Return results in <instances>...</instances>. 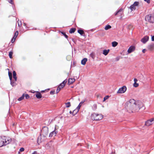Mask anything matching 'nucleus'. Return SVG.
<instances>
[{
    "label": "nucleus",
    "mask_w": 154,
    "mask_h": 154,
    "mask_svg": "<svg viewBox=\"0 0 154 154\" xmlns=\"http://www.w3.org/2000/svg\"><path fill=\"white\" fill-rule=\"evenodd\" d=\"M144 1L148 3H149L150 2V0H144Z\"/></svg>",
    "instance_id": "nucleus-44"
},
{
    "label": "nucleus",
    "mask_w": 154,
    "mask_h": 154,
    "mask_svg": "<svg viewBox=\"0 0 154 154\" xmlns=\"http://www.w3.org/2000/svg\"><path fill=\"white\" fill-rule=\"evenodd\" d=\"M61 33L65 36V37L66 38H67L68 36L66 34L65 32H61Z\"/></svg>",
    "instance_id": "nucleus-33"
},
{
    "label": "nucleus",
    "mask_w": 154,
    "mask_h": 154,
    "mask_svg": "<svg viewBox=\"0 0 154 154\" xmlns=\"http://www.w3.org/2000/svg\"><path fill=\"white\" fill-rule=\"evenodd\" d=\"M8 75L9 76H12L11 72L9 71L8 72Z\"/></svg>",
    "instance_id": "nucleus-42"
},
{
    "label": "nucleus",
    "mask_w": 154,
    "mask_h": 154,
    "mask_svg": "<svg viewBox=\"0 0 154 154\" xmlns=\"http://www.w3.org/2000/svg\"><path fill=\"white\" fill-rule=\"evenodd\" d=\"M145 20L146 21L151 23L152 21L151 20V17L150 15H147L145 17Z\"/></svg>",
    "instance_id": "nucleus-11"
},
{
    "label": "nucleus",
    "mask_w": 154,
    "mask_h": 154,
    "mask_svg": "<svg viewBox=\"0 0 154 154\" xmlns=\"http://www.w3.org/2000/svg\"><path fill=\"white\" fill-rule=\"evenodd\" d=\"M24 148L23 147L20 148V151L21 152H23L24 151Z\"/></svg>",
    "instance_id": "nucleus-40"
},
{
    "label": "nucleus",
    "mask_w": 154,
    "mask_h": 154,
    "mask_svg": "<svg viewBox=\"0 0 154 154\" xmlns=\"http://www.w3.org/2000/svg\"><path fill=\"white\" fill-rule=\"evenodd\" d=\"M82 104H81L80 103H79V104L78 106L76 107V108H77V109H78V110H79L80 109V107L81 106Z\"/></svg>",
    "instance_id": "nucleus-38"
},
{
    "label": "nucleus",
    "mask_w": 154,
    "mask_h": 154,
    "mask_svg": "<svg viewBox=\"0 0 154 154\" xmlns=\"http://www.w3.org/2000/svg\"><path fill=\"white\" fill-rule=\"evenodd\" d=\"M97 108V106L96 104H94L92 106V109L93 110H95Z\"/></svg>",
    "instance_id": "nucleus-28"
},
{
    "label": "nucleus",
    "mask_w": 154,
    "mask_h": 154,
    "mask_svg": "<svg viewBox=\"0 0 154 154\" xmlns=\"http://www.w3.org/2000/svg\"><path fill=\"white\" fill-rule=\"evenodd\" d=\"M151 17V20L152 22L151 23H153L154 22V14H152L150 15Z\"/></svg>",
    "instance_id": "nucleus-21"
},
{
    "label": "nucleus",
    "mask_w": 154,
    "mask_h": 154,
    "mask_svg": "<svg viewBox=\"0 0 154 154\" xmlns=\"http://www.w3.org/2000/svg\"><path fill=\"white\" fill-rule=\"evenodd\" d=\"M75 79L73 78H69L68 80V84L70 85L72 84L75 81Z\"/></svg>",
    "instance_id": "nucleus-12"
},
{
    "label": "nucleus",
    "mask_w": 154,
    "mask_h": 154,
    "mask_svg": "<svg viewBox=\"0 0 154 154\" xmlns=\"http://www.w3.org/2000/svg\"><path fill=\"white\" fill-rule=\"evenodd\" d=\"M75 29H76L75 28H71L70 29L69 31V32L70 33H74L75 30Z\"/></svg>",
    "instance_id": "nucleus-22"
},
{
    "label": "nucleus",
    "mask_w": 154,
    "mask_h": 154,
    "mask_svg": "<svg viewBox=\"0 0 154 154\" xmlns=\"http://www.w3.org/2000/svg\"><path fill=\"white\" fill-rule=\"evenodd\" d=\"M139 3L138 2H135L134 4L130 7V9L132 11H134L136 9V7L139 5Z\"/></svg>",
    "instance_id": "nucleus-5"
},
{
    "label": "nucleus",
    "mask_w": 154,
    "mask_h": 154,
    "mask_svg": "<svg viewBox=\"0 0 154 154\" xmlns=\"http://www.w3.org/2000/svg\"><path fill=\"white\" fill-rule=\"evenodd\" d=\"M32 154H37V152L36 151H34Z\"/></svg>",
    "instance_id": "nucleus-49"
},
{
    "label": "nucleus",
    "mask_w": 154,
    "mask_h": 154,
    "mask_svg": "<svg viewBox=\"0 0 154 154\" xmlns=\"http://www.w3.org/2000/svg\"><path fill=\"white\" fill-rule=\"evenodd\" d=\"M103 116L100 114L93 113L91 115V118L92 120L96 121H99L103 119Z\"/></svg>",
    "instance_id": "nucleus-4"
},
{
    "label": "nucleus",
    "mask_w": 154,
    "mask_h": 154,
    "mask_svg": "<svg viewBox=\"0 0 154 154\" xmlns=\"http://www.w3.org/2000/svg\"><path fill=\"white\" fill-rule=\"evenodd\" d=\"M18 26L20 27V26L22 24V21H18Z\"/></svg>",
    "instance_id": "nucleus-34"
},
{
    "label": "nucleus",
    "mask_w": 154,
    "mask_h": 154,
    "mask_svg": "<svg viewBox=\"0 0 154 154\" xmlns=\"http://www.w3.org/2000/svg\"><path fill=\"white\" fill-rule=\"evenodd\" d=\"M154 122V118L148 120L146 122L145 125L146 126H149L153 123Z\"/></svg>",
    "instance_id": "nucleus-7"
},
{
    "label": "nucleus",
    "mask_w": 154,
    "mask_h": 154,
    "mask_svg": "<svg viewBox=\"0 0 154 154\" xmlns=\"http://www.w3.org/2000/svg\"><path fill=\"white\" fill-rule=\"evenodd\" d=\"M15 40H14V38H13L11 40V42L12 43H14Z\"/></svg>",
    "instance_id": "nucleus-48"
},
{
    "label": "nucleus",
    "mask_w": 154,
    "mask_h": 154,
    "mask_svg": "<svg viewBox=\"0 0 154 154\" xmlns=\"http://www.w3.org/2000/svg\"><path fill=\"white\" fill-rule=\"evenodd\" d=\"M151 40L152 41H154V35L152 36Z\"/></svg>",
    "instance_id": "nucleus-45"
},
{
    "label": "nucleus",
    "mask_w": 154,
    "mask_h": 154,
    "mask_svg": "<svg viewBox=\"0 0 154 154\" xmlns=\"http://www.w3.org/2000/svg\"><path fill=\"white\" fill-rule=\"evenodd\" d=\"M13 54V52L12 51H10L9 52V57L10 58H12V56Z\"/></svg>",
    "instance_id": "nucleus-29"
},
{
    "label": "nucleus",
    "mask_w": 154,
    "mask_h": 154,
    "mask_svg": "<svg viewBox=\"0 0 154 154\" xmlns=\"http://www.w3.org/2000/svg\"><path fill=\"white\" fill-rule=\"evenodd\" d=\"M57 133V131L56 130V128H55V130L52 132H51L49 134V137H52L54 135L55 136L56 134Z\"/></svg>",
    "instance_id": "nucleus-10"
},
{
    "label": "nucleus",
    "mask_w": 154,
    "mask_h": 154,
    "mask_svg": "<svg viewBox=\"0 0 154 154\" xmlns=\"http://www.w3.org/2000/svg\"><path fill=\"white\" fill-rule=\"evenodd\" d=\"M55 94V91H51L50 92V94Z\"/></svg>",
    "instance_id": "nucleus-39"
},
{
    "label": "nucleus",
    "mask_w": 154,
    "mask_h": 154,
    "mask_svg": "<svg viewBox=\"0 0 154 154\" xmlns=\"http://www.w3.org/2000/svg\"><path fill=\"white\" fill-rule=\"evenodd\" d=\"M108 96H106L104 98V100L103 101H104L106 99H107L108 98Z\"/></svg>",
    "instance_id": "nucleus-43"
},
{
    "label": "nucleus",
    "mask_w": 154,
    "mask_h": 154,
    "mask_svg": "<svg viewBox=\"0 0 154 154\" xmlns=\"http://www.w3.org/2000/svg\"><path fill=\"white\" fill-rule=\"evenodd\" d=\"M109 50H104L103 51V54L105 55H106L109 53Z\"/></svg>",
    "instance_id": "nucleus-15"
},
{
    "label": "nucleus",
    "mask_w": 154,
    "mask_h": 154,
    "mask_svg": "<svg viewBox=\"0 0 154 154\" xmlns=\"http://www.w3.org/2000/svg\"><path fill=\"white\" fill-rule=\"evenodd\" d=\"M84 101H83V102H82H82H81L80 103L81 104H82L83 103H84Z\"/></svg>",
    "instance_id": "nucleus-51"
},
{
    "label": "nucleus",
    "mask_w": 154,
    "mask_h": 154,
    "mask_svg": "<svg viewBox=\"0 0 154 154\" xmlns=\"http://www.w3.org/2000/svg\"><path fill=\"white\" fill-rule=\"evenodd\" d=\"M66 82H67V81L66 80V79L65 80H64V81H63L62 83H63L64 85H65V84L66 83Z\"/></svg>",
    "instance_id": "nucleus-41"
},
{
    "label": "nucleus",
    "mask_w": 154,
    "mask_h": 154,
    "mask_svg": "<svg viewBox=\"0 0 154 154\" xmlns=\"http://www.w3.org/2000/svg\"><path fill=\"white\" fill-rule=\"evenodd\" d=\"M48 128L46 127H44L41 131L40 134V136H39L38 139V142H41V141L40 139L41 137H45L48 134Z\"/></svg>",
    "instance_id": "nucleus-3"
},
{
    "label": "nucleus",
    "mask_w": 154,
    "mask_h": 154,
    "mask_svg": "<svg viewBox=\"0 0 154 154\" xmlns=\"http://www.w3.org/2000/svg\"><path fill=\"white\" fill-rule=\"evenodd\" d=\"M36 97L38 99H40L42 97V95L39 92H38L36 94Z\"/></svg>",
    "instance_id": "nucleus-14"
},
{
    "label": "nucleus",
    "mask_w": 154,
    "mask_h": 154,
    "mask_svg": "<svg viewBox=\"0 0 154 154\" xmlns=\"http://www.w3.org/2000/svg\"><path fill=\"white\" fill-rule=\"evenodd\" d=\"M13 77L15 81L17 80V77H16V73L15 71L13 72Z\"/></svg>",
    "instance_id": "nucleus-16"
},
{
    "label": "nucleus",
    "mask_w": 154,
    "mask_h": 154,
    "mask_svg": "<svg viewBox=\"0 0 154 154\" xmlns=\"http://www.w3.org/2000/svg\"><path fill=\"white\" fill-rule=\"evenodd\" d=\"M149 37L147 35H146L141 40V42L143 44L146 43L149 40Z\"/></svg>",
    "instance_id": "nucleus-8"
},
{
    "label": "nucleus",
    "mask_w": 154,
    "mask_h": 154,
    "mask_svg": "<svg viewBox=\"0 0 154 154\" xmlns=\"http://www.w3.org/2000/svg\"><path fill=\"white\" fill-rule=\"evenodd\" d=\"M24 97L25 94H23L18 99V100L19 101H20L23 100L24 98Z\"/></svg>",
    "instance_id": "nucleus-19"
},
{
    "label": "nucleus",
    "mask_w": 154,
    "mask_h": 154,
    "mask_svg": "<svg viewBox=\"0 0 154 154\" xmlns=\"http://www.w3.org/2000/svg\"><path fill=\"white\" fill-rule=\"evenodd\" d=\"M90 56L93 59H94L95 57V55L94 53H92L90 54Z\"/></svg>",
    "instance_id": "nucleus-30"
},
{
    "label": "nucleus",
    "mask_w": 154,
    "mask_h": 154,
    "mask_svg": "<svg viewBox=\"0 0 154 154\" xmlns=\"http://www.w3.org/2000/svg\"><path fill=\"white\" fill-rule=\"evenodd\" d=\"M134 83L137 82V80L136 79L134 78Z\"/></svg>",
    "instance_id": "nucleus-46"
},
{
    "label": "nucleus",
    "mask_w": 154,
    "mask_h": 154,
    "mask_svg": "<svg viewBox=\"0 0 154 154\" xmlns=\"http://www.w3.org/2000/svg\"><path fill=\"white\" fill-rule=\"evenodd\" d=\"M11 141V139L8 137L5 136L0 137V147L9 144Z\"/></svg>",
    "instance_id": "nucleus-2"
},
{
    "label": "nucleus",
    "mask_w": 154,
    "mask_h": 154,
    "mask_svg": "<svg viewBox=\"0 0 154 154\" xmlns=\"http://www.w3.org/2000/svg\"><path fill=\"white\" fill-rule=\"evenodd\" d=\"M18 31H16L15 32V34L14 35V37H13V38H14V40H15L16 38L17 37V36L18 35Z\"/></svg>",
    "instance_id": "nucleus-25"
},
{
    "label": "nucleus",
    "mask_w": 154,
    "mask_h": 154,
    "mask_svg": "<svg viewBox=\"0 0 154 154\" xmlns=\"http://www.w3.org/2000/svg\"><path fill=\"white\" fill-rule=\"evenodd\" d=\"M135 49V47L133 46H131L129 47L128 50V53H130L133 52Z\"/></svg>",
    "instance_id": "nucleus-9"
},
{
    "label": "nucleus",
    "mask_w": 154,
    "mask_h": 154,
    "mask_svg": "<svg viewBox=\"0 0 154 154\" xmlns=\"http://www.w3.org/2000/svg\"><path fill=\"white\" fill-rule=\"evenodd\" d=\"M61 89V88L60 87L58 86L56 90V93H58Z\"/></svg>",
    "instance_id": "nucleus-31"
},
{
    "label": "nucleus",
    "mask_w": 154,
    "mask_h": 154,
    "mask_svg": "<svg viewBox=\"0 0 154 154\" xmlns=\"http://www.w3.org/2000/svg\"><path fill=\"white\" fill-rule=\"evenodd\" d=\"M127 90V88L125 86H123L122 87L119 88L117 92L118 94H121L125 93Z\"/></svg>",
    "instance_id": "nucleus-6"
},
{
    "label": "nucleus",
    "mask_w": 154,
    "mask_h": 154,
    "mask_svg": "<svg viewBox=\"0 0 154 154\" xmlns=\"http://www.w3.org/2000/svg\"><path fill=\"white\" fill-rule=\"evenodd\" d=\"M65 104L66 107L67 108H69L71 106L70 103L69 102L66 103Z\"/></svg>",
    "instance_id": "nucleus-26"
},
{
    "label": "nucleus",
    "mask_w": 154,
    "mask_h": 154,
    "mask_svg": "<svg viewBox=\"0 0 154 154\" xmlns=\"http://www.w3.org/2000/svg\"><path fill=\"white\" fill-rule=\"evenodd\" d=\"M142 52L143 53H144L145 52V49L143 50L142 51Z\"/></svg>",
    "instance_id": "nucleus-50"
},
{
    "label": "nucleus",
    "mask_w": 154,
    "mask_h": 154,
    "mask_svg": "<svg viewBox=\"0 0 154 154\" xmlns=\"http://www.w3.org/2000/svg\"><path fill=\"white\" fill-rule=\"evenodd\" d=\"M64 86L65 85H64L63 83H61L59 86V87H60L62 89L63 88Z\"/></svg>",
    "instance_id": "nucleus-32"
},
{
    "label": "nucleus",
    "mask_w": 154,
    "mask_h": 154,
    "mask_svg": "<svg viewBox=\"0 0 154 154\" xmlns=\"http://www.w3.org/2000/svg\"><path fill=\"white\" fill-rule=\"evenodd\" d=\"M78 32L81 35H82L84 33L83 30L81 29L78 30Z\"/></svg>",
    "instance_id": "nucleus-20"
},
{
    "label": "nucleus",
    "mask_w": 154,
    "mask_h": 154,
    "mask_svg": "<svg viewBox=\"0 0 154 154\" xmlns=\"http://www.w3.org/2000/svg\"><path fill=\"white\" fill-rule=\"evenodd\" d=\"M122 10H123V9H122V8L120 9L119 11H117L115 13V15H117L118 14H119V13H121V14L122 13H123Z\"/></svg>",
    "instance_id": "nucleus-17"
},
{
    "label": "nucleus",
    "mask_w": 154,
    "mask_h": 154,
    "mask_svg": "<svg viewBox=\"0 0 154 154\" xmlns=\"http://www.w3.org/2000/svg\"><path fill=\"white\" fill-rule=\"evenodd\" d=\"M133 86L135 87H137L139 86V84L138 83H137V82L134 83Z\"/></svg>",
    "instance_id": "nucleus-35"
},
{
    "label": "nucleus",
    "mask_w": 154,
    "mask_h": 154,
    "mask_svg": "<svg viewBox=\"0 0 154 154\" xmlns=\"http://www.w3.org/2000/svg\"><path fill=\"white\" fill-rule=\"evenodd\" d=\"M8 2L10 4L13 5L14 4L13 0H8Z\"/></svg>",
    "instance_id": "nucleus-37"
},
{
    "label": "nucleus",
    "mask_w": 154,
    "mask_h": 154,
    "mask_svg": "<svg viewBox=\"0 0 154 154\" xmlns=\"http://www.w3.org/2000/svg\"><path fill=\"white\" fill-rule=\"evenodd\" d=\"M15 82L16 81L14 82V81H13L10 82L11 84L13 87H14L16 85Z\"/></svg>",
    "instance_id": "nucleus-27"
},
{
    "label": "nucleus",
    "mask_w": 154,
    "mask_h": 154,
    "mask_svg": "<svg viewBox=\"0 0 154 154\" xmlns=\"http://www.w3.org/2000/svg\"><path fill=\"white\" fill-rule=\"evenodd\" d=\"M9 79L10 80V82L12 81V76H9Z\"/></svg>",
    "instance_id": "nucleus-47"
},
{
    "label": "nucleus",
    "mask_w": 154,
    "mask_h": 154,
    "mask_svg": "<svg viewBox=\"0 0 154 154\" xmlns=\"http://www.w3.org/2000/svg\"><path fill=\"white\" fill-rule=\"evenodd\" d=\"M69 113H70V114H72V112L71 111H70L69 112Z\"/></svg>",
    "instance_id": "nucleus-53"
},
{
    "label": "nucleus",
    "mask_w": 154,
    "mask_h": 154,
    "mask_svg": "<svg viewBox=\"0 0 154 154\" xmlns=\"http://www.w3.org/2000/svg\"><path fill=\"white\" fill-rule=\"evenodd\" d=\"M87 59L86 58H84L81 61V64L83 65H85L86 64V62L87 61Z\"/></svg>",
    "instance_id": "nucleus-13"
},
{
    "label": "nucleus",
    "mask_w": 154,
    "mask_h": 154,
    "mask_svg": "<svg viewBox=\"0 0 154 154\" xmlns=\"http://www.w3.org/2000/svg\"><path fill=\"white\" fill-rule=\"evenodd\" d=\"M118 43L114 41L112 42V46L113 47H115L118 45Z\"/></svg>",
    "instance_id": "nucleus-23"
},
{
    "label": "nucleus",
    "mask_w": 154,
    "mask_h": 154,
    "mask_svg": "<svg viewBox=\"0 0 154 154\" xmlns=\"http://www.w3.org/2000/svg\"><path fill=\"white\" fill-rule=\"evenodd\" d=\"M125 108L127 111L130 113L138 112L140 109L143 110L145 109L142 102H138L137 103L134 99H130L126 102Z\"/></svg>",
    "instance_id": "nucleus-1"
},
{
    "label": "nucleus",
    "mask_w": 154,
    "mask_h": 154,
    "mask_svg": "<svg viewBox=\"0 0 154 154\" xmlns=\"http://www.w3.org/2000/svg\"><path fill=\"white\" fill-rule=\"evenodd\" d=\"M23 25L25 26H26V23H23Z\"/></svg>",
    "instance_id": "nucleus-52"
},
{
    "label": "nucleus",
    "mask_w": 154,
    "mask_h": 154,
    "mask_svg": "<svg viewBox=\"0 0 154 154\" xmlns=\"http://www.w3.org/2000/svg\"><path fill=\"white\" fill-rule=\"evenodd\" d=\"M25 98L26 99H28L30 97L29 95L27 94H25Z\"/></svg>",
    "instance_id": "nucleus-36"
},
{
    "label": "nucleus",
    "mask_w": 154,
    "mask_h": 154,
    "mask_svg": "<svg viewBox=\"0 0 154 154\" xmlns=\"http://www.w3.org/2000/svg\"><path fill=\"white\" fill-rule=\"evenodd\" d=\"M79 110H78V109H77V108H76L72 112L73 115L74 116L76 114L79 112Z\"/></svg>",
    "instance_id": "nucleus-18"
},
{
    "label": "nucleus",
    "mask_w": 154,
    "mask_h": 154,
    "mask_svg": "<svg viewBox=\"0 0 154 154\" xmlns=\"http://www.w3.org/2000/svg\"><path fill=\"white\" fill-rule=\"evenodd\" d=\"M119 60V59L118 58H116V60H117V61Z\"/></svg>",
    "instance_id": "nucleus-54"
},
{
    "label": "nucleus",
    "mask_w": 154,
    "mask_h": 154,
    "mask_svg": "<svg viewBox=\"0 0 154 154\" xmlns=\"http://www.w3.org/2000/svg\"><path fill=\"white\" fill-rule=\"evenodd\" d=\"M111 28V26L109 25H106L104 28V29L106 30H107Z\"/></svg>",
    "instance_id": "nucleus-24"
}]
</instances>
